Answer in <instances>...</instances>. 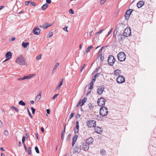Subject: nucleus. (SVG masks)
Instances as JSON below:
<instances>
[{"mask_svg": "<svg viewBox=\"0 0 156 156\" xmlns=\"http://www.w3.org/2000/svg\"><path fill=\"white\" fill-rule=\"evenodd\" d=\"M100 75V73H97L95 74L94 76L95 77H96V78L97 77H98Z\"/></svg>", "mask_w": 156, "mask_h": 156, "instance_id": "5fc2aeb1", "label": "nucleus"}, {"mask_svg": "<svg viewBox=\"0 0 156 156\" xmlns=\"http://www.w3.org/2000/svg\"><path fill=\"white\" fill-rule=\"evenodd\" d=\"M47 113L48 114H49L50 113V110L49 109H47L46 110Z\"/></svg>", "mask_w": 156, "mask_h": 156, "instance_id": "774afa93", "label": "nucleus"}, {"mask_svg": "<svg viewBox=\"0 0 156 156\" xmlns=\"http://www.w3.org/2000/svg\"><path fill=\"white\" fill-rule=\"evenodd\" d=\"M94 131L97 133L100 134L102 133V130L101 127L96 126L94 128Z\"/></svg>", "mask_w": 156, "mask_h": 156, "instance_id": "ddd939ff", "label": "nucleus"}, {"mask_svg": "<svg viewBox=\"0 0 156 156\" xmlns=\"http://www.w3.org/2000/svg\"><path fill=\"white\" fill-rule=\"evenodd\" d=\"M3 126L2 122L0 120V127H2Z\"/></svg>", "mask_w": 156, "mask_h": 156, "instance_id": "bf43d9fd", "label": "nucleus"}, {"mask_svg": "<svg viewBox=\"0 0 156 156\" xmlns=\"http://www.w3.org/2000/svg\"><path fill=\"white\" fill-rule=\"evenodd\" d=\"M87 98V97H84L82 100L81 101L80 100L78 103L76 105L77 107H78L80 105L81 106H83L84 103L86 102Z\"/></svg>", "mask_w": 156, "mask_h": 156, "instance_id": "9b49d317", "label": "nucleus"}, {"mask_svg": "<svg viewBox=\"0 0 156 156\" xmlns=\"http://www.w3.org/2000/svg\"><path fill=\"white\" fill-rule=\"evenodd\" d=\"M74 113H71L69 116V118L70 119H71L72 118H73L74 116Z\"/></svg>", "mask_w": 156, "mask_h": 156, "instance_id": "c03bdc74", "label": "nucleus"}, {"mask_svg": "<svg viewBox=\"0 0 156 156\" xmlns=\"http://www.w3.org/2000/svg\"><path fill=\"white\" fill-rule=\"evenodd\" d=\"M4 135L5 136H7L9 135V133L7 130H5L4 132Z\"/></svg>", "mask_w": 156, "mask_h": 156, "instance_id": "2f4dec72", "label": "nucleus"}, {"mask_svg": "<svg viewBox=\"0 0 156 156\" xmlns=\"http://www.w3.org/2000/svg\"><path fill=\"white\" fill-rule=\"evenodd\" d=\"M58 94H55L52 97V99L53 100H54L58 96Z\"/></svg>", "mask_w": 156, "mask_h": 156, "instance_id": "3c124183", "label": "nucleus"}, {"mask_svg": "<svg viewBox=\"0 0 156 156\" xmlns=\"http://www.w3.org/2000/svg\"><path fill=\"white\" fill-rule=\"evenodd\" d=\"M104 89V87L99 86L98 88L97 92L99 94H101L102 93Z\"/></svg>", "mask_w": 156, "mask_h": 156, "instance_id": "2eb2a0df", "label": "nucleus"}, {"mask_svg": "<svg viewBox=\"0 0 156 156\" xmlns=\"http://www.w3.org/2000/svg\"><path fill=\"white\" fill-rule=\"evenodd\" d=\"M69 12L70 13L72 14L74 13V11L72 9H70L69 10Z\"/></svg>", "mask_w": 156, "mask_h": 156, "instance_id": "37998d69", "label": "nucleus"}, {"mask_svg": "<svg viewBox=\"0 0 156 156\" xmlns=\"http://www.w3.org/2000/svg\"><path fill=\"white\" fill-rule=\"evenodd\" d=\"M115 61V60L113 56L110 55L108 56L107 62L109 65L113 66Z\"/></svg>", "mask_w": 156, "mask_h": 156, "instance_id": "20e7f679", "label": "nucleus"}, {"mask_svg": "<svg viewBox=\"0 0 156 156\" xmlns=\"http://www.w3.org/2000/svg\"><path fill=\"white\" fill-rule=\"evenodd\" d=\"M89 145L87 143L83 142L81 143L80 146L81 149L84 150L85 151H86L88 150L89 148Z\"/></svg>", "mask_w": 156, "mask_h": 156, "instance_id": "39448f33", "label": "nucleus"}, {"mask_svg": "<svg viewBox=\"0 0 156 156\" xmlns=\"http://www.w3.org/2000/svg\"><path fill=\"white\" fill-rule=\"evenodd\" d=\"M16 62L21 66H27V62L25 59L21 55L17 58Z\"/></svg>", "mask_w": 156, "mask_h": 156, "instance_id": "f257e3e1", "label": "nucleus"}, {"mask_svg": "<svg viewBox=\"0 0 156 156\" xmlns=\"http://www.w3.org/2000/svg\"><path fill=\"white\" fill-rule=\"evenodd\" d=\"M12 56V54L11 52L9 51L7 52L5 54V57L6 58V59L3 61V62H5L6 61L9 60Z\"/></svg>", "mask_w": 156, "mask_h": 156, "instance_id": "f8f14e48", "label": "nucleus"}, {"mask_svg": "<svg viewBox=\"0 0 156 156\" xmlns=\"http://www.w3.org/2000/svg\"><path fill=\"white\" fill-rule=\"evenodd\" d=\"M87 124L89 127H94L96 126V121L94 120H90L87 122Z\"/></svg>", "mask_w": 156, "mask_h": 156, "instance_id": "6e6552de", "label": "nucleus"}, {"mask_svg": "<svg viewBox=\"0 0 156 156\" xmlns=\"http://www.w3.org/2000/svg\"><path fill=\"white\" fill-rule=\"evenodd\" d=\"M24 80V77H23L19 78L18 79V80L20 81L23 80Z\"/></svg>", "mask_w": 156, "mask_h": 156, "instance_id": "13d9d810", "label": "nucleus"}, {"mask_svg": "<svg viewBox=\"0 0 156 156\" xmlns=\"http://www.w3.org/2000/svg\"><path fill=\"white\" fill-rule=\"evenodd\" d=\"M93 48V47L92 45H90L87 48V49L86 50V52L87 53H88L90 51V50Z\"/></svg>", "mask_w": 156, "mask_h": 156, "instance_id": "c85d7f7f", "label": "nucleus"}, {"mask_svg": "<svg viewBox=\"0 0 156 156\" xmlns=\"http://www.w3.org/2000/svg\"><path fill=\"white\" fill-rule=\"evenodd\" d=\"M46 2L47 4H50L51 3V0H46Z\"/></svg>", "mask_w": 156, "mask_h": 156, "instance_id": "4d7b16f0", "label": "nucleus"}, {"mask_svg": "<svg viewBox=\"0 0 156 156\" xmlns=\"http://www.w3.org/2000/svg\"><path fill=\"white\" fill-rule=\"evenodd\" d=\"M53 35V33L52 32L50 31L49 32L48 34V35L47 36V37H52Z\"/></svg>", "mask_w": 156, "mask_h": 156, "instance_id": "e433bc0d", "label": "nucleus"}, {"mask_svg": "<svg viewBox=\"0 0 156 156\" xmlns=\"http://www.w3.org/2000/svg\"><path fill=\"white\" fill-rule=\"evenodd\" d=\"M59 65V63L58 62H57L56 63V64H55V65L54 66V69H53V72H54V70H55L57 68Z\"/></svg>", "mask_w": 156, "mask_h": 156, "instance_id": "cd10ccee", "label": "nucleus"}, {"mask_svg": "<svg viewBox=\"0 0 156 156\" xmlns=\"http://www.w3.org/2000/svg\"><path fill=\"white\" fill-rule=\"evenodd\" d=\"M85 65V64H83V66L81 68V69H80V71H81V72H82V70H83V68L84 67V66Z\"/></svg>", "mask_w": 156, "mask_h": 156, "instance_id": "0e129e2a", "label": "nucleus"}, {"mask_svg": "<svg viewBox=\"0 0 156 156\" xmlns=\"http://www.w3.org/2000/svg\"><path fill=\"white\" fill-rule=\"evenodd\" d=\"M27 111H28V114H29V116L31 117V118H32L33 117H32L30 112L29 111L28 109H27Z\"/></svg>", "mask_w": 156, "mask_h": 156, "instance_id": "49530a36", "label": "nucleus"}, {"mask_svg": "<svg viewBox=\"0 0 156 156\" xmlns=\"http://www.w3.org/2000/svg\"><path fill=\"white\" fill-rule=\"evenodd\" d=\"M96 78L94 76V77H93L92 79L91 82H94L96 80Z\"/></svg>", "mask_w": 156, "mask_h": 156, "instance_id": "603ef678", "label": "nucleus"}, {"mask_svg": "<svg viewBox=\"0 0 156 156\" xmlns=\"http://www.w3.org/2000/svg\"><path fill=\"white\" fill-rule=\"evenodd\" d=\"M30 4L32 6H35L36 4L34 2H30Z\"/></svg>", "mask_w": 156, "mask_h": 156, "instance_id": "864d4df0", "label": "nucleus"}, {"mask_svg": "<svg viewBox=\"0 0 156 156\" xmlns=\"http://www.w3.org/2000/svg\"><path fill=\"white\" fill-rule=\"evenodd\" d=\"M31 109L32 110V114H34L35 112V109L33 107H31Z\"/></svg>", "mask_w": 156, "mask_h": 156, "instance_id": "79ce46f5", "label": "nucleus"}, {"mask_svg": "<svg viewBox=\"0 0 156 156\" xmlns=\"http://www.w3.org/2000/svg\"><path fill=\"white\" fill-rule=\"evenodd\" d=\"M105 99L103 98H100L97 101V103L99 106H104L105 104Z\"/></svg>", "mask_w": 156, "mask_h": 156, "instance_id": "423d86ee", "label": "nucleus"}, {"mask_svg": "<svg viewBox=\"0 0 156 156\" xmlns=\"http://www.w3.org/2000/svg\"><path fill=\"white\" fill-rule=\"evenodd\" d=\"M79 122L78 121H77L76 122V127L75 128L79 129Z\"/></svg>", "mask_w": 156, "mask_h": 156, "instance_id": "58836bf2", "label": "nucleus"}, {"mask_svg": "<svg viewBox=\"0 0 156 156\" xmlns=\"http://www.w3.org/2000/svg\"><path fill=\"white\" fill-rule=\"evenodd\" d=\"M88 106L89 108L90 109V110L92 109L93 108V107L92 106V104L90 103L89 104H88Z\"/></svg>", "mask_w": 156, "mask_h": 156, "instance_id": "c9c22d12", "label": "nucleus"}, {"mask_svg": "<svg viewBox=\"0 0 156 156\" xmlns=\"http://www.w3.org/2000/svg\"><path fill=\"white\" fill-rule=\"evenodd\" d=\"M94 141V139L92 137H89L87 139L86 142L89 145L92 144Z\"/></svg>", "mask_w": 156, "mask_h": 156, "instance_id": "dca6fc26", "label": "nucleus"}, {"mask_svg": "<svg viewBox=\"0 0 156 156\" xmlns=\"http://www.w3.org/2000/svg\"><path fill=\"white\" fill-rule=\"evenodd\" d=\"M33 33L34 34L38 35L40 33V30L38 28H36L34 29Z\"/></svg>", "mask_w": 156, "mask_h": 156, "instance_id": "a211bd4d", "label": "nucleus"}, {"mask_svg": "<svg viewBox=\"0 0 156 156\" xmlns=\"http://www.w3.org/2000/svg\"><path fill=\"white\" fill-rule=\"evenodd\" d=\"M19 104L22 106H25L26 104L25 102H23L21 100L19 102Z\"/></svg>", "mask_w": 156, "mask_h": 156, "instance_id": "c756f323", "label": "nucleus"}, {"mask_svg": "<svg viewBox=\"0 0 156 156\" xmlns=\"http://www.w3.org/2000/svg\"><path fill=\"white\" fill-rule=\"evenodd\" d=\"M41 56L42 55L41 54H40L39 55H38L37 56L36 58V59L37 60H40L41 59Z\"/></svg>", "mask_w": 156, "mask_h": 156, "instance_id": "72a5a7b5", "label": "nucleus"}, {"mask_svg": "<svg viewBox=\"0 0 156 156\" xmlns=\"http://www.w3.org/2000/svg\"><path fill=\"white\" fill-rule=\"evenodd\" d=\"M68 28V27L67 26H66L65 27H64L63 28V30L65 31H66L67 32H68V31L67 30V29Z\"/></svg>", "mask_w": 156, "mask_h": 156, "instance_id": "8fccbe9b", "label": "nucleus"}, {"mask_svg": "<svg viewBox=\"0 0 156 156\" xmlns=\"http://www.w3.org/2000/svg\"><path fill=\"white\" fill-rule=\"evenodd\" d=\"M30 2L29 1H26L25 2V5H28L30 3Z\"/></svg>", "mask_w": 156, "mask_h": 156, "instance_id": "e2e57ef3", "label": "nucleus"}, {"mask_svg": "<svg viewBox=\"0 0 156 156\" xmlns=\"http://www.w3.org/2000/svg\"><path fill=\"white\" fill-rule=\"evenodd\" d=\"M121 73V71L118 69H116L114 72V74L116 76H118Z\"/></svg>", "mask_w": 156, "mask_h": 156, "instance_id": "b1692460", "label": "nucleus"}, {"mask_svg": "<svg viewBox=\"0 0 156 156\" xmlns=\"http://www.w3.org/2000/svg\"><path fill=\"white\" fill-rule=\"evenodd\" d=\"M80 117V115L79 114H77L76 115V117L77 118H79Z\"/></svg>", "mask_w": 156, "mask_h": 156, "instance_id": "680f3d73", "label": "nucleus"}, {"mask_svg": "<svg viewBox=\"0 0 156 156\" xmlns=\"http://www.w3.org/2000/svg\"><path fill=\"white\" fill-rule=\"evenodd\" d=\"M81 149V148L80 147H79L78 146H76L74 148L75 152H76L77 153H79Z\"/></svg>", "mask_w": 156, "mask_h": 156, "instance_id": "aec40b11", "label": "nucleus"}, {"mask_svg": "<svg viewBox=\"0 0 156 156\" xmlns=\"http://www.w3.org/2000/svg\"><path fill=\"white\" fill-rule=\"evenodd\" d=\"M63 81V79H61V81L59 83V84L60 85V86H61L62 84Z\"/></svg>", "mask_w": 156, "mask_h": 156, "instance_id": "052dcab7", "label": "nucleus"}, {"mask_svg": "<svg viewBox=\"0 0 156 156\" xmlns=\"http://www.w3.org/2000/svg\"><path fill=\"white\" fill-rule=\"evenodd\" d=\"M15 39H16V38H15V37H13L11 38V39L10 40L11 41H14L15 40Z\"/></svg>", "mask_w": 156, "mask_h": 156, "instance_id": "338daca9", "label": "nucleus"}, {"mask_svg": "<svg viewBox=\"0 0 156 156\" xmlns=\"http://www.w3.org/2000/svg\"><path fill=\"white\" fill-rule=\"evenodd\" d=\"M125 78L122 76L119 75L116 78L117 82L119 83H122L125 82Z\"/></svg>", "mask_w": 156, "mask_h": 156, "instance_id": "1a4fd4ad", "label": "nucleus"}, {"mask_svg": "<svg viewBox=\"0 0 156 156\" xmlns=\"http://www.w3.org/2000/svg\"><path fill=\"white\" fill-rule=\"evenodd\" d=\"M63 131H62L61 132V138H62V140L63 139Z\"/></svg>", "mask_w": 156, "mask_h": 156, "instance_id": "69168bd1", "label": "nucleus"}, {"mask_svg": "<svg viewBox=\"0 0 156 156\" xmlns=\"http://www.w3.org/2000/svg\"><path fill=\"white\" fill-rule=\"evenodd\" d=\"M117 57L120 61L122 62L125 60L126 55L123 52H120L118 54Z\"/></svg>", "mask_w": 156, "mask_h": 156, "instance_id": "7ed1b4c3", "label": "nucleus"}, {"mask_svg": "<svg viewBox=\"0 0 156 156\" xmlns=\"http://www.w3.org/2000/svg\"><path fill=\"white\" fill-rule=\"evenodd\" d=\"M79 129L75 128L74 129V133H78Z\"/></svg>", "mask_w": 156, "mask_h": 156, "instance_id": "ea45409f", "label": "nucleus"}, {"mask_svg": "<svg viewBox=\"0 0 156 156\" xmlns=\"http://www.w3.org/2000/svg\"><path fill=\"white\" fill-rule=\"evenodd\" d=\"M25 137L24 136H23V137L22 139V143L23 144H24V142L25 141Z\"/></svg>", "mask_w": 156, "mask_h": 156, "instance_id": "09e8293b", "label": "nucleus"}, {"mask_svg": "<svg viewBox=\"0 0 156 156\" xmlns=\"http://www.w3.org/2000/svg\"><path fill=\"white\" fill-rule=\"evenodd\" d=\"M41 91H40L39 94L37 95L36 98L35 100V102H38L39 101L40 99L41 98Z\"/></svg>", "mask_w": 156, "mask_h": 156, "instance_id": "6ab92c4d", "label": "nucleus"}, {"mask_svg": "<svg viewBox=\"0 0 156 156\" xmlns=\"http://www.w3.org/2000/svg\"><path fill=\"white\" fill-rule=\"evenodd\" d=\"M104 47H103L101 48L99 50V51L98 52V55L99 56H100L101 57V58L102 56V49L103 48H104Z\"/></svg>", "mask_w": 156, "mask_h": 156, "instance_id": "5701e85b", "label": "nucleus"}, {"mask_svg": "<svg viewBox=\"0 0 156 156\" xmlns=\"http://www.w3.org/2000/svg\"><path fill=\"white\" fill-rule=\"evenodd\" d=\"M35 75V74H32L28 75L27 76H24V79H29Z\"/></svg>", "mask_w": 156, "mask_h": 156, "instance_id": "4be33fe9", "label": "nucleus"}, {"mask_svg": "<svg viewBox=\"0 0 156 156\" xmlns=\"http://www.w3.org/2000/svg\"><path fill=\"white\" fill-rule=\"evenodd\" d=\"M96 116L97 117V119H98V120H102V118L101 117H100L98 115H96Z\"/></svg>", "mask_w": 156, "mask_h": 156, "instance_id": "a18cd8bd", "label": "nucleus"}, {"mask_svg": "<svg viewBox=\"0 0 156 156\" xmlns=\"http://www.w3.org/2000/svg\"><path fill=\"white\" fill-rule=\"evenodd\" d=\"M100 114L103 116L106 115L108 114L107 108L104 107H101L100 109Z\"/></svg>", "mask_w": 156, "mask_h": 156, "instance_id": "f03ea898", "label": "nucleus"}, {"mask_svg": "<svg viewBox=\"0 0 156 156\" xmlns=\"http://www.w3.org/2000/svg\"><path fill=\"white\" fill-rule=\"evenodd\" d=\"M77 138L78 136L77 135H76L74 136L73 138V141L72 143V146L73 147L74 145L75 144Z\"/></svg>", "mask_w": 156, "mask_h": 156, "instance_id": "412c9836", "label": "nucleus"}, {"mask_svg": "<svg viewBox=\"0 0 156 156\" xmlns=\"http://www.w3.org/2000/svg\"><path fill=\"white\" fill-rule=\"evenodd\" d=\"M11 108L12 109H13L16 112H18L19 110L18 109H17L14 106H12L11 107Z\"/></svg>", "mask_w": 156, "mask_h": 156, "instance_id": "473e14b6", "label": "nucleus"}, {"mask_svg": "<svg viewBox=\"0 0 156 156\" xmlns=\"http://www.w3.org/2000/svg\"><path fill=\"white\" fill-rule=\"evenodd\" d=\"M94 83L92 82H91L90 83V86L89 87L88 89L90 90H92L93 88Z\"/></svg>", "mask_w": 156, "mask_h": 156, "instance_id": "bb28decb", "label": "nucleus"}, {"mask_svg": "<svg viewBox=\"0 0 156 156\" xmlns=\"http://www.w3.org/2000/svg\"><path fill=\"white\" fill-rule=\"evenodd\" d=\"M35 149L37 153L38 154L39 153V150L38 147H35Z\"/></svg>", "mask_w": 156, "mask_h": 156, "instance_id": "4c0bfd02", "label": "nucleus"}, {"mask_svg": "<svg viewBox=\"0 0 156 156\" xmlns=\"http://www.w3.org/2000/svg\"><path fill=\"white\" fill-rule=\"evenodd\" d=\"M125 37L123 34H122L120 33L118 36V39L119 41L122 42L124 40Z\"/></svg>", "mask_w": 156, "mask_h": 156, "instance_id": "4468645a", "label": "nucleus"}, {"mask_svg": "<svg viewBox=\"0 0 156 156\" xmlns=\"http://www.w3.org/2000/svg\"><path fill=\"white\" fill-rule=\"evenodd\" d=\"M131 30L130 28L127 27L124 30L123 34L126 37H128L131 35Z\"/></svg>", "mask_w": 156, "mask_h": 156, "instance_id": "0eeeda50", "label": "nucleus"}, {"mask_svg": "<svg viewBox=\"0 0 156 156\" xmlns=\"http://www.w3.org/2000/svg\"><path fill=\"white\" fill-rule=\"evenodd\" d=\"M28 153L29 154H31V150H30V147H29L28 148Z\"/></svg>", "mask_w": 156, "mask_h": 156, "instance_id": "6e6d98bb", "label": "nucleus"}, {"mask_svg": "<svg viewBox=\"0 0 156 156\" xmlns=\"http://www.w3.org/2000/svg\"><path fill=\"white\" fill-rule=\"evenodd\" d=\"M48 4L46 3L42 5L41 9L42 10H44L48 7Z\"/></svg>", "mask_w": 156, "mask_h": 156, "instance_id": "393cba45", "label": "nucleus"}, {"mask_svg": "<svg viewBox=\"0 0 156 156\" xmlns=\"http://www.w3.org/2000/svg\"><path fill=\"white\" fill-rule=\"evenodd\" d=\"M144 2L143 1H140L138 2L137 4V7L140 8L144 5Z\"/></svg>", "mask_w": 156, "mask_h": 156, "instance_id": "f3484780", "label": "nucleus"}, {"mask_svg": "<svg viewBox=\"0 0 156 156\" xmlns=\"http://www.w3.org/2000/svg\"><path fill=\"white\" fill-rule=\"evenodd\" d=\"M29 44V43L26 42L25 43L24 42H23L22 43V46L24 48H26L27 47V46Z\"/></svg>", "mask_w": 156, "mask_h": 156, "instance_id": "a878e982", "label": "nucleus"}, {"mask_svg": "<svg viewBox=\"0 0 156 156\" xmlns=\"http://www.w3.org/2000/svg\"><path fill=\"white\" fill-rule=\"evenodd\" d=\"M104 30V29H102L100 30L98 32L96 33L95 34L96 35H98L100 34L101 33L103 30Z\"/></svg>", "mask_w": 156, "mask_h": 156, "instance_id": "f704fd0d", "label": "nucleus"}, {"mask_svg": "<svg viewBox=\"0 0 156 156\" xmlns=\"http://www.w3.org/2000/svg\"><path fill=\"white\" fill-rule=\"evenodd\" d=\"M70 134H68L67 136V137L66 138V140L67 141L68 140L70 139Z\"/></svg>", "mask_w": 156, "mask_h": 156, "instance_id": "de8ad7c7", "label": "nucleus"}, {"mask_svg": "<svg viewBox=\"0 0 156 156\" xmlns=\"http://www.w3.org/2000/svg\"><path fill=\"white\" fill-rule=\"evenodd\" d=\"M47 24V23H46L45 24H43V28L44 29H46L48 27H47V26H46Z\"/></svg>", "mask_w": 156, "mask_h": 156, "instance_id": "a19ab883", "label": "nucleus"}, {"mask_svg": "<svg viewBox=\"0 0 156 156\" xmlns=\"http://www.w3.org/2000/svg\"><path fill=\"white\" fill-rule=\"evenodd\" d=\"M133 10V9H129L126 11L125 14V18L126 20H128L129 19L130 15Z\"/></svg>", "mask_w": 156, "mask_h": 156, "instance_id": "9d476101", "label": "nucleus"}, {"mask_svg": "<svg viewBox=\"0 0 156 156\" xmlns=\"http://www.w3.org/2000/svg\"><path fill=\"white\" fill-rule=\"evenodd\" d=\"M100 153L102 155H105L106 154L105 151L103 149L101 150L100 151Z\"/></svg>", "mask_w": 156, "mask_h": 156, "instance_id": "7c9ffc66", "label": "nucleus"}]
</instances>
